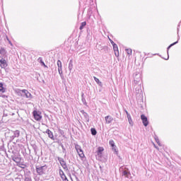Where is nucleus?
Here are the masks:
<instances>
[{
	"label": "nucleus",
	"mask_w": 181,
	"mask_h": 181,
	"mask_svg": "<svg viewBox=\"0 0 181 181\" xmlns=\"http://www.w3.org/2000/svg\"><path fill=\"white\" fill-rule=\"evenodd\" d=\"M75 148L81 160H86V155H84V151H83V148H81V146H80L79 145H76Z\"/></svg>",
	"instance_id": "obj_1"
},
{
	"label": "nucleus",
	"mask_w": 181,
	"mask_h": 181,
	"mask_svg": "<svg viewBox=\"0 0 181 181\" xmlns=\"http://www.w3.org/2000/svg\"><path fill=\"white\" fill-rule=\"evenodd\" d=\"M33 115L35 121H40L42 119V112L40 111L34 110Z\"/></svg>",
	"instance_id": "obj_2"
},
{
	"label": "nucleus",
	"mask_w": 181,
	"mask_h": 181,
	"mask_svg": "<svg viewBox=\"0 0 181 181\" xmlns=\"http://www.w3.org/2000/svg\"><path fill=\"white\" fill-rule=\"evenodd\" d=\"M46 170H47V166L46 165L36 168V172L40 175H44L45 172H46Z\"/></svg>",
	"instance_id": "obj_3"
},
{
	"label": "nucleus",
	"mask_w": 181,
	"mask_h": 181,
	"mask_svg": "<svg viewBox=\"0 0 181 181\" xmlns=\"http://www.w3.org/2000/svg\"><path fill=\"white\" fill-rule=\"evenodd\" d=\"M141 119L142 120L143 124L144 127H148L149 125V122L148 121V117L145 115H141Z\"/></svg>",
	"instance_id": "obj_4"
},
{
	"label": "nucleus",
	"mask_w": 181,
	"mask_h": 181,
	"mask_svg": "<svg viewBox=\"0 0 181 181\" xmlns=\"http://www.w3.org/2000/svg\"><path fill=\"white\" fill-rule=\"evenodd\" d=\"M0 66L1 69H6V67H8V62H6L4 58L0 59Z\"/></svg>",
	"instance_id": "obj_5"
},
{
	"label": "nucleus",
	"mask_w": 181,
	"mask_h": 181,
	"mask_svg": "<svg viewBox=\"0 0 181 181\" xmlns=\"http://www.w3.org/2000/svg\"><path fill=\"white\" fill-rule=\"evenodd\" d=\"M113 49L116 57H119V51L118 50V45L113 44Z\"/></svg>",
	"instance_id": "obj_6"
},
{
	"label": "nucleus",
	"mask_w": 181,
	"mask_h": 181,
	"mask_svg": "<svg viewBox=\"0 0 181 181\" xmlns=\"http://www.w3.org/2000/svg\"><path fill=\"white\" fill-rule=\"evenodd\" d=\"M46 134H47L49 138H50V139H52V141H54V136L53 135V132H52V131H50V129H47L46 130Z\"/></svg>",
	"instance_id": "obj_7"
},
{
	"label": "nucleus",
	"mask_w": 181,
	"mask_h": 181,
	"mask_svg": "<svg viewBox=\"0 0 181 181\" xmlns=\"http://www.w3.org/2000/svg\"><path fill=\"white\" fill-rule=\"evenodd\" d=\"M59 163L62 166L64 169H67V164H66V161L63 158H59Z\"/></svg>",
	"instance_id": "obj_8"
},
{
	"label": "nucleus",
	"mask_w": 181,
	"mask_h": 181,
	"mask_svg": "<svg viewBox=\"0 0 181 181\" xmlns=\"http://www.w3.org/2000/svg\"><path fill=\"white\" fill-rule=\"evenodd\" d=\"M105 119L106 124H111V122H112V121H114V119L112 118V117H111L110 115L106 116L105 117Z\"/></svg>",
	"instance_id": "obj_9"
},
{
	"label": "nucleus",
	"mask_w": 181,
	"mask_h": 181,
	"mask_svg": "<svg viewBox=\"0 0 181 181\" xmlns=\"http://www.w3.org/2000/svg\"><path fill=\"white\" fill-rule=\"evenodd\" d=\"M21 91L22 93H24L26 98H32V94H30V93H29L28 90L24 89V90H22Z\"/></svg>",
	"instance_id": "obj_10"
},
{
	"label": "nucleus",
	"mask_w": 181,
	"mask_h": 181,
	"mask_svg": "<svg viewBox=\"0 0 181 181\" xmlns=\"http://www.w3.org/2000/svg\"><path fill=\"white\" fill-rule=\"evenodd\" d=\"M0 93H6V88L4 87V83H0Z\"/></svg>",
	"instance_id": "obj_11"
},
{
	"label": "nucleus",
	"mask_w": 181,
	"mask_h": 181,
	"mask_svg": "<svg viewBox=\"0 0 181 181\" xmlns=\"http://www.w3.org/2000/svg\"><path fill=\"white\" fill-rule=\"evenodd\" d=\"M123 171V176H125V177H128L129 175H131V173L128 172V168H125Z\"/></svg>",
	"instance_id": "obj_12"
},
{
	"label": "nucleus",
	"mask_w": 181,
	"mask_h": 181,
	"mask_svg": "<svg viewBox=\"0 0 181 181\" xmlns=\"http://www.w3.org/2000/svg\"><path fill=\"white\" fill-rule=\"evenodd\" d=\"M59 175H60V176H61L62 180H63L64 179H66V178L67 177H66V175H64V172H63V170H59Z\"/></svg>",
	"instance_id": "obj_13"
},
{
	"label": "nucleus",
	"mask_w": 181,
	"mask_h": 181,
	"mask_svg": "<svg viewBox=\"0 0 181 181\" xmlns=\"http://www.w3.org/2000/svg\"><path fill=\"white\" fill-rule=\"evenodd\" d=\"M109 144L110 146H112V149H114L115 151H117V148H115V143L113 141V140H110L109 141Z\"/></svg>",
	"instance_id": "obj_14"
},
{
	"label": "nucleus",
	"mask_w": 181,
	"mask_h": 181,
	"mask_svg": "<svg viewBox=\"0 0 181 181\" xmlns=\"http://www.w3.org/2000/svg\"><path fill=\"white\" fill-rule=\"evenodd\" d=\"M103 152H104V148L98 147V155H103Z\"/></svg>",
	"instance_id": "obj_15"
},
{
	"label": "nucleus",
	"mask_w": 181,
	"mask_h": 181,
	"mask_svg": "<svg viewBox=\"0 0 181 181\" xmlns=\"http://www.w3.org/2000/svg\"><path fill=\"white\" fill-rule=\"evenodd\" d=\"M0 54L1 56H5V54H6V51L5 50V49L1 48V49H0ZM1 56H0V57H2Z\"/></svg>",
	"instance_id": "obj_16"
},
{
	"label": "nucleus",
	"mask_w": 181,
	"mask_h": 181,
	"mask_svg": "<svg viewBox=\"0 0 181 181\" xmlns=\"http://www.w3.org/2000/svg\"><path fill=\"white\" fill-rule=\"evenodd\" d=\"M13 162H16V163H18L21 160V158L20 157H13Z\"/></svg>",
	"instance_id": "obj_17"
},
{
	"label": "nucleus",
	"mask_w": 181,
	"mask_h": 181,
	"mask_svg": "<svg viewBox=\"0 0 181 181\" xmlns=\"http://www.w3.org/2000/svg\"><path fill=\"white\" fill-rule=\"evenodd\" d=\"M86 25H87V23L86 21L81 23V26L79 28L80 30H83V29L84 28V26H86Z\"/></svg>",
	"instance_id": "obj_18"
},
{
	"label": "nucleus",
	"mask_w": 181,
	"mask_h": 181,
	"mask_svg": "<svg viewBox=\"0 0 181 181\" xmlns=\"http://www.w3.org/2000/svg\"><path fill=\"white\" fill-rule=\"evenodd\" d=\"M38 61L42 64V66H43L44 67H47V66L45 64V62L40 57L38 59Z\"/></svg>",
	"instance_id": "obj_19"
},
{
	"label": "nucleus",
	"mask_w": 181,
	"mask_h": 181,
	"mask_svg": "<svg viewBox=\"0 0 181 181\" xmlns=\"http://www.w3.org/2000/svg\"><path fill=\"white\" fill-rule=\"evenodd\" d=\"M57 66H58V70L60 71V69H62V61L60 60L57 61Z\"/></svg>",
	"instance_id": "obj_20"
},
{
	"label": "nucleus",
	"mask_w": 181,
	"mask_h": 181,
	"mask_svg": "<svg viewBox=\"0 0 181 181\" xmlns=\"http://www.w3.org/2000/svg\"><path fill=\"white\" fill-rule=\"evenodd\" d=\"M90 132H91L92 135H97V130H95V128H91Z\"/></svg>",
	"instance_id": "obj_21"
},
{
	"label": "nucleus",
	"mask_w": 181,
	"mask_h": 181,
	"mask_svg": "<svg viewBox=\"0 0 181 181\" xmlns=\"http://www.w3.org/2000/svg\"><path fill=\"white\" fill-rule=\"evenodd\" d=\"M126 52L129 56H131L132 54V49H126Z\"/></svg>",
	"instance_id": "obj_22"
},
{
	"label": "nucleus",
	"mask_w": 181,
	"mask_h": 181,
	"mask_svg": "<svg viewBox=\"0 0 181 181\" xmlns=\"http://www.w3.org/2000/svg\"><path fill=\"white\" fill-rule=\"evenodd\" d=\"M93 78H94L95 81L98 84L101 85V81H100V79H98V78L94 76Z\"/></svg>",
	"instance_id": "obj_23"
},
{
	"label": "nucleus",
	"mask_w": 181,
	"mask_h": 181,
	"mask_svg": "<svg viewBox=\"0 0 181 181\" xmlns=\"http://www.w3.org/2000/svg\"><path fill=\"white\" fill-rule=\"evenodd\" d=\"M127 118H128L129 122L131 123V121H132V119L131 118V115H128Z\"/></svg>",
	"instance_id": "obj_24"
},
{
	"label": "nucleus",
	"mask_w": 181,
	"mask_h": 181,
	"mask_svg": "<svg viewBox=\"0 0 181 181\" xmlns=\"http://www.w3.org/2000/svg\"><path fill=\"white\" fill-rule=\"evenodd\" d=\"M1 97L2 98H8V95H2Z\"/></svg>",
	"instance_id": "obj_25"
},
{
	"label": "nucleus",
	"mask_w": 181,
	"mask_h": 181,
	"mask_svg": "<svg viewBox=\"0 0 181 181\" xmlns=\"http://www.w3.org/2000/svg\"><path fill=\"white\" fill-rule=\"evenodd\" d=\"M110 43L112 45V46H114V45H115V44L114 43V41H112V40H110Z\"/></svg>",
	"instance_id": "obj_26"
},
{
	"label": "nucleus",
	"mask_w": 181,
	"mask_h": 181,
	"mask_svg": "<svg viewBox=\"0 0 181 181\" xmlns=\"http://www.w3.org/2000/svg\"><path fill=\"white\" fill-rule=\"evenodd\" d=\"M173 45H176V42L173 43V44H171L169 47H168V49H170V47H172V46H173Z\"/></svg>",
	"instance_id": "obj_27"
},
{
	"label": "nucleus",
	"mask_w": 181,
	"mask_h": 181,
	"mask_svg": "<svg viewBox=\"0 0 181 181\" xmlns=\"http://www.w3.org/2000/svg\"><path fill=\"white\" fill-rule=\"evenodd\" d=\"M125 112H126L127 117H128V115H130L127 110H125Z\"/></svg>",
	"instance_id": "obj_28"
},
{
	"label": "nucleus",
	"mask_w": 181,
	"mask_h": 181,
	"mask_svg": "<svg viewBox=\"0 0 181 181\" xmlns=\"http://www.w3.org/2000/svg\"><path fill=\"white\" fill-rule=\"evenodd\" d=\"M157 144L159 145V146H160V142L159 141H157Z\"/></svg>",
	"instance_id": "obj_29"
},
{
	"label": "nucleus",
	"mask_w": 181,
	"mask_h": 181,
	"mask_svg": "<svg viewBox=\"0 0 181 181\" xmlns=\"http://www.w3.org/2000/svg\"><path fill=\"white\" fill-rule=\"evenodd\" d=\"M63 181H69V180L66 178H64V180H62Z\"/></svg>",
	"instance_id": "obj_30"
},
{
	"label": "nucleus",
	"mask_w": 181,
	"mask_h": 181,
	"mask_svg": "<svg viewBox=\"0 0 181 181\" xmlns=\"http://www.w3.org/2000/svg\"><path fill=\"white\" fill-rule=\"evenodd\" d=\"M154 147L156 148V149L159 150V148H158L156 146L154 145Z\"/></svg>",
	"instance_id": "obj_31"
}]
</instances>
